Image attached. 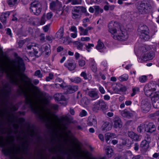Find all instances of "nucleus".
Wrapping results in <instances>:
<instances>
[{"instance_id":"17","label":"nucleus","mask_w":159,"mask_h":159,"mask_svg":"<svg viewBox=\"0 0 159 159\" xmlns=\"http://www.w3.org/2000/svg\"><path fill=\"white\" fill-rule=\"evenodd\" d=\"M8 84H6L5 85L4 91L2 92L5 99L7 101H8L10 99V95L11 92L10 88H9L8 89H6L8 87Z\"/></svg>"},{"instance_id":"2","label":"nucleus","mask_w":159,"mask_h":159,"mask_svg":"<svg viewBox=\"0 0 159 159\" xmlns=\"http://www.w3.org/2000/svg\"><path fill=\"white\" fill-rule=\"evenodd\" d=\"M39 82L38 79H30V110H33L35 114L39 116L41 119L46 123L48 126H49L52 123L51 119L47 116L40 115L41 106L38 99L43 95V92L39 87L35 86Z\"/></svg>"},{"instance_id":"48","label":"nucleus","mask_w":159,"mask_h":159,"mask_svg":"<svg viewBox=\"0 0 159 159\" xmlns=\"http://www.w3.org/2000/svg\"><path fill=\"white\" fill-rule=\"evenodd\" d=\"M94 46V45L93 43H89L88 44H86L85 45L86 49L89 52H90V49L92 48V47H93Z\"/></svg>"},{"instance_id":"29","label":"nucleus","mask_w":159,"mask_h":159,"mask_svg":"<svg viewBox=\"0 0 159 159\" xmlns=\"http://www.w3.org/2000/svg\"><path fill=\"white\" fill-rule=\"evenodd\" d=\"M64 35V28L62 27H61L57 32L56 36L57 38L61 39L62 38Z\"/></svg>"},{"instance_id":"39","label":"nucleus","mask_w":159,"mask_h":159,"mask_svg":"<svg viewBox=\"0 0 159 159\" xmlns=\"http://www.w3.org/2000/svg\"><path fill=\"white\" fill-rule=\"evenodd\" d=\"M104 47V45L103 43L101 42L99 39L98 42V44L96 46V48L98 50H101Z\"/></svg>"},{"instance_id":"52","label":"nucleus","mask_w":159,"mask_h":159,"mask_svg":"<svg viewBox=\"0 0 159 159\" xmlns=\"http://www.w3.org/2000/svg\"><path fill=\"white\" fill-rule=\"evenodd\" d=\"M87 115V111L84 110H83L80 112L79 114V116L81 117L85 116Z\"/></svg>"},{"instance_id":"42","label":"nucleus","mask_w":159,"mask_h":159,"mask_svg":"<svg viewBox=\"0 0 159 159\" xmlns=\"http://www.w3.org/2000/svg\"><path fill=\"white\" fill-rule=\"evenodd\" d=\"M34 75L40 78H42L43 76V74L41 73V71L39 70H36L35 72Z\"/></svg>"},{"instance_id":"45","label":"nucleus","mask_w":159,"mask_h":159,"mask_svg":"<svg viewBox=\"0 0 159 159\" xmlns=\"http://www.w3.org/2000/svg\"><path fill=\"white\" fill-rule=\"evenodd\" d=\"M55 11H56V15L57 17H59L62 15L63 12L62 9L61 7L60 9L58 8L57 10H55Z\"/></svg>"},{"instance_id":"27","label":"nucleus","mask_w":159,"mask_h":159,"mask_svg":"<svg viewBox=\"0 0 159 159\" xmlns=\"http://www.w3.org/2000/svg\"><path fill=\"white\" fill-rule=\"evenodd\" d=\"M128 136L131 139L135 141H138L139 139V136L136 133L133 131L129 132Z\"/></svg>"},{"instance_id":"61","label":"nucleus","mask_w":159,"mask_h":159,"mask_svg":"<svg viewBox=\"0 0 159 159\" xmlns=\"http://www.w3.org/2000/svg\"><path fill=\"white\" fill-rule=\"evenodd\" d=\"M40 40L43 42H44L45 39V37L44 34H41L40 35Z\"/></svg>"},{"instance_id":"1","label":"nucleus","mask_w":159,"mask_h":159,"mask_svg":"<svg viewBox=\"0 0 159 159\" xmlns=\"http://www.w3.org/2000/svg\"><path fill=\"white\" fill-rule=\"evenodd\" d=\"M18 63V71H10L9 67H6L0 64V76H2L4 73H6L10 83L18 86L17 95L23 96L25 97L26 103L29 104L30 103V82L28 81L27 76L22 73L25 70L22 59H19Z\"/></svg>"},{"instance_id":"6","label":"nucleus","mask_w":159,"mask_h":159,"mask_svg":"<svg viewBox=\"0 0 159 159\" xmlns=\"http://www.w3.org/2000/svg\"><path fill=\"white\" fill-rule=\"evenodd\" d=\"M156 82H152L146 84L143 90L145 94L147 96L151 95L152 93L155 91Z\"/></svg>"},{"instance_id":"58","label":"nucleus","mask_w":159,"mask_h":159,"mask_svg":"<svg viewBox=\"0 0 159 159\" xmlns=\"http://www.w3.org/2000/svg\"><path fill=\"white\" fill-rule=\"evenodd\" d=\"M80 76L83 77L85 80H87L88 79L87 74L84 71H83L81 72Z\"/></svg>"},{"instance_id":"57","label":"nucleus","mask_w":159,"mask_h":159,"mask_svg":"<svg viewBox=\"0 0 159 159\" xmlns=\"http://www.w3.org/2000/svg\"><path fill=\"white\" fill-rule=\"evenodd\" d=\"M5 31H6V34L10 36L11 37H12V34L11 33V30L9 28H6L5 29Z\"/></svg>"},{"instance_id":"50","label":"nucleus","mask_w":159,"mask_h":159,"mask_svg":"<svg viewBox=\"0 0 159 159\" xmlns=\"http://www.w3.org/2000/svg\"><path fill=\"white\" fill-rule=\"evenodd\" d=\"M53 74L52 73H50L49 74V76L46 77L45 80L47 81H49L53 79Z\"/></svg>"},{"instance_id":"63","label":"nucleus","mask_w":159,"mask_h":159,"mask_svg":"<svg viewBox=\"0 0 159 159\" xmlns=\"http://www.w3.org/2000/svg\"><path fill=\"white\" fill-rule=\"evenodd\" d=\"M70 30L71 31L74 32H77V29L75 26H71Z\"/></svg>"},{"instance_id":"14","label":"nucleus","mask_w":159,"mask_h":159,"mask_svg":"<svg viewBox=\"0 0 159 159\" xmlns=\"http://www.w3.org/2000/svg\"><path fill=\"white\" fill-rule=\"evenodd\" d=\"M156 130L155 125L152 122H149L147 124H145V131L147 133L151 134L155 132Z\"/></svg>"},{"instance_id":"46","label":"nucleus","mask_w":159,"mask_h":159,"mask_svg":"<svg viewBox=\"0 0 159 159\" xmlns=\"http://www.w3.org/2000/svg\"><path fill=\"white\" fill-rule=\"evenodd\" d=\"M145 124H141L140 126H139L137 128L138 131L140 133L142 132V130L143 129L145 130Z\"/></svg>"},{"instance_id":"25","label":"nucleus","mask_w":159,"mask_h":159,"mask_svg":"<svg viewBox=\"0 0 159 159\" xmlns=\"http://www.w3.org/2000/svg\"><path fill=\"white\" fill-rule=\"evenodd\" d=\"M78 89V86H69L67 88V91L68 93H72L77 91Z\"/></svg>"},{"instance_id":"30","label":"nucleus","mask_w":159,"mask_h":159,"mask_svg":"<svg viewBox=\"0 0 159 159\" xmlns=\"http://www.w3.org/2000/svg\"><path fill=\"white\" fill-rule=\"evenodd\" d=\"M149 142L146 140L142 141L140 144V147L143 149L147 150L149 147Z\"/></svg>"},{"instance_id":"18","label":"nucleus","mask_w":159,"mask_h":159,"mask_svg":"<svg viewBox=\"0 0 159 159\" xmlns=\"http://www.w3.org/2000/svg\"><path fill=\"white\" fill-rule=\"evenodd\" d=\"M64 66L70 70H74L76 66L75 62H73L72 61L70 60H68L65 63Z\"/></svg>"},{"instance_id":"13","label":"nucleus","mask_w":159,"mask_h":159,"mask_svg":"<svg viewBox=\"0 0 159 159\" xmlns=\"http://www.w3.org/2000/svg\"><path fill=\"white\" fill-rule=\"evenodd\" d=\"M88 94L92 98V100L97 99L99 98L98 92L96 89H93L88 92Z\"/></svg>"},{"instance_id":"62","label":"nucleus","mask_w":159,"mask_h":159,"mask_svg":"<svg viewBox=\"0 0 159 159\" xmlns=\"http://www.w3.org/2000/svg\"><path fill=\"white\" fill-rule=\"evenodd\" d=\"M46 39L48 41L52 42V40L54 39V38L52 36L48 35L46 36Z\"/></svg>"},{"instance_id":"55","label":"nucleus","mask_w":159,"mask_h":159,"mask_svg":"<svg viewBox=\"0 0 159 159\" xmlns=\"http://www.w3.org/2000/svg\"><path fill=\"white\" fill-rule=\"evenodd\" d=\"M98 89L100 93L102 94H104L105 93L106 91L104 89L103 87L100 85H99L98 87Z\"/></svg>"},{"instance_id":"20","label":"nucleus","mask_w":159,"mask_h":159,"mask_svg":"<svg viewBox=\"0 0 159 159\" xmlns=\"http://www.w3.org/2000/svg\"><path fill=\"white\" fill-rule=\"evenodd\" d=\"M97 120L95 117H89L87 121V125L89 126L93 125L95 127H96Z\"/></svg>"},{"instance_id":"36","label":"nucleus","mask_w":159,"mask_h":159,"mask_svg":"<svg viewBox=\"0 0 159 159\" xmlns=\"http://www.w3.org/2000/svg\"><path fill=\"white\" fill-rule=\"evenodd\" d=\"M95 14L96 15H98L99 13H102L103 11V10L100 8L98 6H95L94 7Z\"/></svg>"},{"instance_id":"47","label":"nucleus","mask_w":159,"mask_h":159,"mask_svg":"<svg viewBox=\"0 0 159 159\" xmlns=\"http://www.w3.org/2000/svg\"><path fill=\"white\" fill-rule=\"evenodd\" d=\"M152 100H159V92L155 93L154 95L152 98Z\"/></svg>"},{"instance_id":"12","label":"nucleus","mask_w":159,"mask_h":159,"mask_svg":"<svg viewBox=\"0 0 159 159\" xmlns=\"http://www.w3.org/2000/svg\"><path fill=\"white\" fill-rule=\"evenodd\" d=\"M137 9L140 14H146L149 12V8L147 4L142 2L137 7Z\"/></svg>"},{"instance_id":"53","label":"nucleus","mask_w":159,"mask_h":159,"mask_svg":"<svg viewBox=\"0 0 159 159\" xmlns=\"http://www.w3.org/2000/svg\"><path fill=\"white\" fill-rule=\"evenodd\" d=\"M81 2L82 1L81 0H74L71 2V4L73 5L80 4Z\"/></svg>"},{"instance_id":"38","label":"nucleus","mask_w":159,"mask_h":159,"mask_svg":"<svg viewBox=\"0 0 159 159\" xmlns=\"http://www.w3.org/2000/svg\"><path fill=\"white\" fill-rule=\"evenodd\" d=\"M129 78V76L126 74H124L119 77V80L120 81H126Z\"/></svg>"},{"instance_id":"21","label":"nucleus","mask_w":159,"mask_h":159,"mask_svg":"<svg viewBox=\"0 0 159 159\" xmlns=\"http://www.w3.org/2000/svg\"><path fill=\"white\" fill-rule=\"evenodd\" d=\"M121 116L124 117L129 118L133 116V113L125 109L121 111Z\"/></svg>"},{"instance_id":"31","label":"nucleus","mask_w":159,"mask_h":159,"mask_svg":"<svg viewBox=\"0 0 159 159\" xmlns=\"http://www.w3.org/2000/svg\"><path fill=\"white\" fill-rule=\"evenodd\" d=\"M78 29L80 35H88V32L86 28L84 29L81 26H79Z\"/></svg>"},{"instance_id":"54","label":"nucleus","mask_w":159,"mask_h":159,"mask_svg":"<svg viewBox=\"0 0 159 159\" xmlns=\"http://www.w3.org/2000/svg\"><path fill=\"white\" fill-rule=\"evenodd\" d=\"M5 145V143L3 141V137L2 136H0V147H3Z\"/></svg>"},{"instance_id":"37","label":"nucleus","mask_w":159,"mask_h":159,"mask_svg":"<svg viewBox=\"0 0 159 159\" xmlns=\"http://www.w3.org/2000/svg\"><path fill=\"white\" fill-rule=\"evenodd\" d=\"M132 93L131 94V96L132 97L134 96L135 95L138 93L140 91L139 88L138 87H134L133 88Z\"/></svg>"},{"instance_id":"24","label":"nucleus","mask_w":159,"mask_h":159,"mask_svg":"<svg viewBox=\"0 0 159 159\" xmlns=\"http://www.w3.org/2000/svg\"><path fill=\"white\" fill-rule=\"evenodd\" d=\"M55 99L57 101L61 100H65L66 98L61 93H57L54 95Z\"/></svg>"},{"instance_id":"56","label":"nucleus","mask_w":159,"mask_h":159,"mask_svg":"<svg viewBox=\"0 0 159 159\" xmlns=\"http://www.w3.org/2000/svg\"><path fill=\"white\" fill-rule=\"evenodd\" d=\"M78 63L79 66H83L85 64V61L83 59H80Z\"/></svg>"},{"instance_id":"60","label":"nucleus","mask_w":159,"mask_h":159,"mask_svg":"<svg viewBox=\"0 0 159 159\" xmlns=\"http://www.w3.org/2000/svg\"><path fill=\"white\" fill-rule=\"evenodd\" d=\"M53 16L52 13V12L48 13L46 15V18L48 20L50 19Z\"/></svg>"},{"instance_id":"9","label":"nucleus","mask_w":159,"mask_h":159,"mask_svg":"<svg viewBox=\"0 0 159 159\" xmlns=\"http://www.w3.org/2000/svg\"><path fill=\"white\" fill-rule=\"evenodd\" d=\"M151 107V103L148 99H144L142 100L141 102V108L143 112H148L150 111Z\"/></svg>"},{"instance_id":"59","label":"nucleus","mask_w":159,"mask_h":159,"mask_svg":"<svg viewBox=\"0 0 159 159\" xmlns=\"http://www.w3.org/2000/svg\"><path fill=\"white\" fill-rule=\"evenodd\" d=\"M90 39L89 37H82L81 38V40L82 41H89Z\"/></svg>"},{"instance_id":"16","label":"nucleus","mask_w":159,"mask_h":159,"mask_svg":"<svg viewBox=\"0 0 159 159\" xmlns=\"http://www.w3.org/2000/svg\"><path fill=\"white\" fill-rule=\"evenodd\" d=\"M113 124L114 127L116 129L120 128L122 126V122L118 116L114 117L113 120Z\"/></svg>"},{"instance_id":"33","label":"nucleus","mask_w":159,"mask_h":159,"mask_svg":"<svg viewBox=\"0 0 159 159\" xmlns=\"http://www.w3.org/2000/svg\"><path fill=\"white\" fill-rule=\"evenodd\" d=\"M150 48L148 46L143 45L141 46L139 48V50L143 52H145L150 49Z\"/></svg>"},{"instance_id":"3","label":"nucleus","mask_w":159,"mask_h":159,"mask_svg":"<svg viewBox=\"0 0 159 159\" xmlns=\"http://www.w3.org/2000/svg\"><path fill=\"white\" fill-rule=\"evenodd\" d=\"M109 31L112 34V36L115 39L120 41L126 40L129 36L127 31L120 29V26L116 22H111L108 25Z\"/></svg>"},{"instance_id":"4","label":"nucleus","mask_w":159,"mask_h":159,"mask_svg":"<svg viewBox=\"0 0 159 159\" xmlns=\"http://www.w3.org/2000/svg\"><path fill=\"white\" fill-rule=\"evenodd\" d=\"M17 140L20 141V146L17 150L15 151L14 147L13 148H4L2 150V152L6 156L14 155L19 151H20L23 153H26L29 148V144L28 141L25 136L21 137L18 136Z\"/></svg>"},{"instance_id":"15","label":"nucleus","mask_w":159,"mask_h":159,"mask_svg":"<svg viewBox=\"0 0 159 159\" xmlns=\"http://www.w3.org/2000/svg\"><path fill=\"white\" fill-rule=\"evenodd\" d=\"M61 7V4L58 0L52 2L50 4V8L52 11H55Z\"/></svg>"},{"instance_id":"28","label":"nucleus","mask_w":159,"mask_h":159,"mask_svg":"<svg viewBox=\"0 0 159 159\" xmlns=\"http://www.w3.org/2000/svg\"><path fill=\"white\" fill-rule=\"evenodd\" d=\"M74 46L76 47L78 50H82L84 45L83 43L78 41H75L73 42Z\"/></svg>"},{"instance_id":"64","label":"nucleus","mask_w":159,"mask_h":159,"mask_svg":"<svg viewBox=\"0 0 159 159\" xmlns=\"http://www.w3.org/2000/svg\"><path fill=\"white\" fill-rule=\"evenodd\" d=\"M44 51H47L51 50L50 45H46L44 47Z\"/></svg>"},{"instance_id":"5","label":"nucleus","mask_w":159,"mask_h":159,"mask_svg":"<svg viewBox=\"0 0 159 159\" xmlns=\"http://www.w3.org/2000/svg\"><path fill=\"white\" fill-rule=\"evenodd\" d=\"M107 103L103 100H99L94 102L92 107V110L98 112L99 110H104L106 109Z\"/></svg>"},{"instance_id":"34","label":"nucleus","mask_w":159,"mask_h":159,"mask_svg":"<svg viewBox=\"0 0 159 159\" xmlns=\"http://www.w3.org/2000/svg\"><path fill=\"white\" fill-rule=\"evenodd\" d=\"M70 80L71 82L76 84H79L82 81L81 79L78 77H76L74 78H70Z\"/></svg>"},{"instance_id":"8","label":"nucleus","mask_w":159,"mask_h":159,"mask_svg":"<svg viewBox=\"0 0 159 159\" xmlns=\"http://www.w3.org/2000/svg\"><path fill=\"white\" fill-rule=\"evenodd\" d=\"M138 31L142 34V36L144 40L148 41L150 39L149 30L147 26L143 25L140 27Z\"/></svg>"},{"instance_id":"51","label":"nucleus","mask_w":159,"mask_h":159,"mask_svg":"<svg viewBox=\"0 0 159 159\" xmlns=\"http://www.w3.org/2000/svg\"><path fill=\"white\" fill-rule=\"evenodd\" d=\"M73 11L76 13L80 14L81 15V12L80 11V6L75 7H74Z\"/></svg>"},{"instance_id":"19","label":"nucleus","mask_w":159,"mask_h":159,"mask_svg":"<svg viewBox=\"0 0 159 159\" xmlns=\"http://www.w3.org/2000/svg\"><path fill=\"white\" fill-rule=\"evenodd\" d=\"M10 12L7 11L3 12L2 13L0 16V19L1 21L3 24L6 23L7 18L10 15Z\"/></svg>"},{"instance_id":"49","label":"nucleus","mask_w":159,"mask_h":159,"mask_svg":"<svg viewBox=\"0 0 159 159\" xmlns=\"http://www.w3.org/2000/svg\"><path fill=\"white\" fill-rule=\"evenodd\" d=\"M139 80L141 83H145L147 80V77L145 75H143L139 77Z\"/></svg>"},{"instance_id":"35","label":"nucleus","mask_w":159,"mask_h":159,"mask_svg":"<svg viewBox=\"0 0 159 159\" xmlns=\"http://www.w3.org/2000/svg\"><path fill=\"white\" fill-rule=\"evenodd\" d=\"M56 82H62L61 84H55V85L58 87H60L62 88H64L65 86V83L63 82L62 79L59 78H57L56 80Z\"/></svg>"},{"instance_id":"11","label":"nucleus","mask_w":159,"mask_h":159,"mask_svg":"<svg viewBox=\"0 0 159 159\" xmlns=\"http://www.w3.org/2000/svg\"><path fill=\"white\" fill-rule=\"evenodd\" d=\"M30 50H32L31 52L33 53L37 57H40L42 53L40 50L39 45L35 43H32L31 44H30Z\"/></svg>"},{"instance_id":"26","label":"nucleus","mask_w":159,"mask_h":159,"mask_svg":"<svg viewBox=\"0 0 159 159\" xmlns=\"http://www.w3.org/2000/svg\"><path fill=\"white\" fill-rule=\"evenodd\" d=\"M111 126L108 122H105L102 126V130L104 131H109L111 129Z\"/></svg>"},{"instance_id":"44","label":"nucleus","mask_w":159,"mask_h":159,"mask_svg":"<svg viewBox=\"0 0 159 159\" xmlns=\"http://www.w3.org/2000/svg\"><path fill=\"white\" fill-rule=\"evenodd\" d=\"M72 14V17L74 19L79 18L80 17L81 15L80 14L76 13L73 11Z\"/></svg>"},{"instance_id":"23","label":"nucleus","mask_w":159,"mask_h":159,"mask_svg":"<svg viewBox=\"0 0 159 159\" xmlns=\"http://www.w3.org/2000/svg\"><path fill=\"white\" fill-rule=\"evenodd\" d=\"M20 0H6V2L10 7L16 6L19 3Z\"/></svg>"},{"instance_id":"41","label":"nucleus","mask_w":159,"mask_h":159,"mask_svg":"<svg viewBox=\"0 0 159 159\" xmlns=\"http://www.w3.org/2000/svg\"><path fill=\"white\" fill-rule=\"evenodd\" d=\"M46 20L45 19V15H43L42 16L40 21L38 22V25H43L45 24Z\"/></svg>"},{"instance_id":"32","label":"nucleus","mask_w":159,"mask_h":159,"mask_svg":"<svg viewBox=\"0 0 159 159\" xmlns=\"http://www.w3.org/2000/svg\"><path fill=\"white\" fill-rule=\"evenodd\" d=\"M106 152L108 157H111L113 154V151L112 148L109 146L106 147Z\"/></svg>"},{"instance_id":"7","label":"nucleus","mask_w":159,"mask_h":159,"mask_svg":"<svg viewBox=\"0 0 159 159\" xmlns=\"http://www.w3.org/2000/svg\"><path fill=\"white\" fill-rule=\"evenodd\" d=\"M41 4L38 1L34 2L30 4V10L34 14L38 16L42 10Z\"/></svg>"},{"instance_id":"22","label":"nucleus","mask_w":159,"mask_h":159,"mask_svg":"<svg viewBox=\"0 0 159 159\" xmlns=\"http://www.w3.org/2000/svg\"><path fill=\"white\" fill-rule=\"evenodd\" d=\"M116 137V135L114 133H107L105 134V139L106 142L107 143H109L110 141H109L111 138H114Z\"/></svg>"},{"instance_id":"10","label":"nucleus","mask_w":159,"mask_h":159,"mask_svg":"<svg viewBox=\"0 0 159 159\" xmlns=\"http://www.w3.org/2000/svg\"><path fill=\"white\" fill-rule=\"evenodd\" d=\"M154 56V52L152 51L148 53L143 54L141 58H138V61L139 62L142 63L143 61L152 59Z\"/></svg>"},{"instance_id":"40","label":"nucleus","mask_w":159,"mask_h":159,"mask_svg":"<svg viewBox=\"0 0 159 159\" xmlns=\"http://www.w3.org/2000/svg\"><path fill=\"white\" fill-rule=\"evenodd\" d=\"M91 69L93 72H96L97 71V64L94 61L92 62L91 64Z\"/></svg>"},{"instance_id":"43","label":"nucleus","mask_w":159,"mask_h":159,"mask_svg":"<svg viewBox=\"0 0 159 159\" xmlns=\"http://www.w3.org/2000/svg\"><path fill=\"white\" fill-rule=\"evenodd\" d=\"M153 107L155 108H159V100H152Z\"/></svg>"}]
</instances>
